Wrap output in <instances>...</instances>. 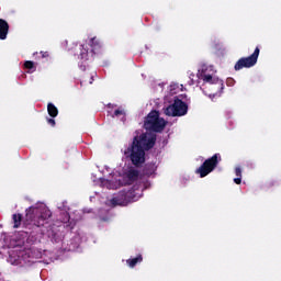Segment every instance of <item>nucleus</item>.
Here are the masks:
<instances>
[{
  "label": "nucleus",
  "mask_w": 281,
  "mask_h": 281,
  "mask_svg": "<svg viewBox=\"0 0 281 281\" xmlns=\"http://www.w3.org/2000/svg\"><path fill=\"white\" fill-rule=\"evenodd\" d=\"M235 175L237 178L243 179V169L240 167L235 168Z\"/></svg>",
  "instance_id": "obj_18"
},
{
  "label": "nucleus",
  "mask_w": 281,
  "mask_h": 281,
  "mask_svg": "<svg viewBox=\"0 0 281 281\" xmlns=\"http://www.w3.org/2000/svg\"><path fill=\"white\" fill-rule=\"evenodd\" d=\"M234 183H236L237 186H240V183H243V178H235Z\"/></svg>",
  "instance_id": "obj_23"
},
{
  "label": "nucleus",
  "mask_w": 281,
  "mask_h": 281,
  "mask_svg": "<svg viewBox=\"0 0 281 281\" xmlns=\"http://www.w3.org/2000/svg\"><path fill=\"white\" fill-rule=\"evenodd\" d=\"M8 32H10V24H8V21L0 19V41L8 38Z\"/></svg>",
  "instance_id": "obj_10"
},
{
  "label": "nucleus",
  "mask_w": 281,
  "mask_h": 281,
  "mask_svg": "<svg viewBox=\"0 0 281 281\" xmlns=\"http://www.w3.org/2000/svg\"><path fill=\"white\" fill-rule=\"evenodd\" d=\"M198 78L199 80H203V82H206L207 85H218V88L221 91L225 89V85L223 83V80L213 77L212 75H207V66L202 65L201 69L198 70Z\"/></svg>",
  "instance_id": "obj_8"
},
{
  "label": "nucleus",
  "mask_w": 281,
  "mask_h": 281,
  "mask_svg": "<svg viewBox=\"0 0 281 281\" xmlns=\"http://www.w3.org/2000/svg\"><path fill=\"white\" fill-rule=\"evenodd\" d=\"M166 124H168V122L159 116V111L153 110L145 117L144 128L151 133H162L164 128H166Z\"/></svg>",
  "instance_id": "obj_3"
},
{
  "label": "nucleus",
  "mask_w": 281,
  "mask_h": 281,
  "mask_svg": "<svg viewBox=\"0 0 281 281\" xmlns=\"http://www.w3.org/2000/svg\"><path fill=\"white\" fill-rule=\"evenodd\" d=\"M90 52L91 54H100L102 49V42H100V38H97L95 36L90 38L89 41Z\"/></svg>",
  "instance_id": "obj_9"
},
{
  "label": "nucleus",
  "mask_w": 281,
  "mask_h": 281,
  "mask_svg": "<svg viewBox=\"0 0 281 281\" xmlns=\"http://www.w3.org/2000/svg\"><path fill=\"white\" fill-rule=\"evenodd\" d=\"M164 113L168 117H183L188 115V103L175 98L173 103L164 109Z\"/></svg>",
  "instance_id": "obj_4"
},
{
  "label": "nucleus",
  "mask_w": 281,
  "mask_h": 281,
  "mask_svg": "<svg viewBox=\"0 0 281 281\" xmlns=\"http://www.w3.org/2000/svg\"><path fill=\"white\" fill-rule=\"evenodd\" d=\"M273 186H278V181L271 180L267 183V188H273Z\"/></svg>",
  "instance_id": "obj_21"
},
{
  "label": "nucleus",
  "mask_w": 281,
  "mask_h": 281,
  "mask_svg": "<svg viewBox=\"0 0 281 281\" xmlns=\"http://www.w3.org/2000/svg\"><path fill=\"white\" fill-rule=\"evenodd\" d=\"M108 106H110V108H111V104H108Z\"/></svg>",
  "instance_id": "obj_27"
},
{
  "label": "nucleus",
  "mask_w": 281,
  "mask_h": 281,
  "mask_svg": "<svg viewBox=\"0 0 281 281\" xmlns=\"http://www.w3.org/2000/svg\"><path fill=\"white\" fill-rule=\"evenodd\" d=\"M220 161L221 154H214L211 158L204 160V162L195 170V173L200 175L201 179H203L216 170Z\"/></svg>",
  "instance_id": "obj_5"
},
{
  "label": "nucleus",
  "mask_w": 281,
  "mask_h": 281,
  "mask_svg": "<svg viewBox=\"0 0 281 281\" xmlns=\"http://www.w3.org/2000/svg\"><path fill=\"white\" fill-rule=\"evenodd\" d=\"M258 56H260V47L257 46L250 56L241 57L236 61L234 66L235 71H240V69H250V67H255V65L258 63Z\"/></svg>",
  "instance_id": "obj_7"
},
{
  "label": "nucleus",
  "mask_w": 281,
  "mask_h": 281,
  "mask_svg": "<svg viewBox=\"0 0 281 281\" xmlns=\"http://www.w3.org/2000/svg\"><path fill=\"white\" fill-rule=\"evenodd\" d=\"M188 85H190V87H192V85H194V74H190V75H189Z\"/></svg>",
  "instance_id": "obj_20"
},
{
  "label": "nucleus",
  "mask_w": 281,
  "mask_h": 281,
  "mask_svg": "<svg viewBox=\"0 0 281 281\" xmlns=\"http://www.w3.org/2000/svg\"><path fill=\"white\" fill-rule=\"evenodd\" d=\"M13 228L19 229L21 223H23V215L21 213H15L12 215Z\"/></svg>",
  "instance_id": "obj_11"
},
{
  "label": "nucleus",
  "mask_w": 281,
  "mask_h": 281,
  "mask_svg": "<svg viewBox=\"0 0 281 281\" xmlns=\"http://www.w3.org/2000/svg\"><path fill=\"white\" fill-rule=\"evenodd\" d=\"M157 143V134L146 132L136 135L131 146L124 150L125 157H130L133 166H142L146 161V150L155 148Z\"/></svg>",
  "instance_id": "obj_1"
},
{
  "label": "nucleus",
  "mask_w": 281,
  "mask_h": 281,
  "mask_svg": "<svg viewBox=\"0 0 281 281\" xmlns=\"http://www.w3.org/2000/svg\"><path fill=\"white\" fill-rule=\"evenodd\" d=\"M25 69H32L34 67V61L27 60L24 63Z\"/></svg>",
  "instance_id": "obj_19"
},
{
  "label": "nucleus",
  "mask_w": 281,
  "mask_h": 281,
  "mask_svg": "<svg viewBox=\"0 0 281 281\" xmlns=\"http://www.w3.org/2000/svg\"><path fill=\"white\" fill-rule=\"evenodd\" d=\"M81 49H83V52H81V54H80L81 60H85V58H87V56H89V50L87 48H85V45H81Z\"/></svg>",
  "instance_id": "obj_16"
},
{
  "label": "nucleus",
  "mask_w": 281,
  "mask_h": 281,
  "mask_svg": "<svg viewBox=\"0 0 281 281\" xmlns=\"http://www.w3.org/2000/svg\"><path fill=\"white\" fill-rule=\"evenodd\" d=\"M127 179L130 181H137L139 179V171L137 169H130L127 171Z\"/></svg>",
  "instance_id": "obj_14"
},
{
  "label": "nucleus",
  "mask_w": 281,
  "mask_h": 281,
  "mask_svg": "<svg viewBox=\"0 0 281 281\" xmlns=\"http://www.w3.org/2000/svg\"><path fill=\"white\" fill-rule=\"evenodd\" d=\"M42 58H49V53L48 52L42 53Z\"/></svg>",
  "instance_id": "obj_25"
},
{
  "label": "nucleus",
  "mask_w": 281,
  "mask_h": 281,
  "mask_svg": "<svg viewBox=\"0 0 281 281\" xmlns=\"http://www.w3.org/2000/svg\"><path fill=\"white\" fill-rule=\"evenodd\" d=\"M138 196L135 192V188L130 190H122L117 193L116 196L112 198L111 203L112 205H128V203H133L137 201Z\"/></svg>",
  "instance_id": "obj_6"
},
{
  "label": "nucleus",
  "mask_w": 281,
  "mask_h": 281,
  "mask_svg": "<svg viewBox=\"0 0 281 281\" xmlns=\"http://www.w3.org/2000/svg\"><path fill=\"white\" fill-rule=\"evenodd\" d=\"M93 75H86L82 77L81 81H80V85L81 87L85 85H93Z\"/></svg>",
  "instance_id": "obj_15"
},
{
  "label": "nucleus",
  "mask_w": 281,
  "mask_h": 281,
  "mask_svg": "<svg viewBox=\"0 0 281 281\" xmlns=\"http://www.w3.org/2000/svg\"><path fill=\"white\" fill-rule=\"evenodd\" d=\"M26 218L27 221H31V226L35 231L34 236H43V234H45L43 227H45L47 221L52 218V211L43 209L40 212L38 209L29 207L26 210Z\"/></svg>",
  "instance_id": "obj_2"
},
{
  "label": "nucleus",
  "mask_w": 281,
  "mask_h": 281,
  "mask_svg": "<svg viewBox=\"0 0 281 281\" xmlns=\"http://www.w3.org/2000/svg\"><path fill=\"white\" fill-rule=\"evenodd\" d=\"M120 115H126V113L124 112V110L119 109V110H115V111H114L113 117H120Z\"/></svg>",
  "instance_id": "obj_17"
},
{
  "label": "nucleus",
  "mask_w": 281,
  "mask_h": 281,
  "mask_svg": "<svg viewBox=\"0 0 281 281\" xmlns=\"http://www.w3.org/2000/svg\"><path fill=\"white\" fill-rule=\"evenodd\" d=\"M64 223H69V218H70V216H69V213H64Z\"/></svg>",
  "instance_id": "obj_24"
},
{
  "label": "nucleus",
  "mask_w": 281,
  "mask_h": 281,
  "mask_svg": "<svg viewBox=\"0 0 281 281\" xmlns=\"http://www.w3.org/2000/svg\"><path fill=\"white\" fill-rule=\"evenodd\" d=\"M232 82H234V79H227V85H231Z\"/></svg>",
  "instance_id": "obj_26"
},
{
  "label": "nucleus",
  "mask_w": 281,
  "mask_h": 281,
  "mask_svg": "<svg viewBox=\"0 0 281 281\" xmlns=\"http://www.w3.org/2000/svg\"><path fill=\"white\" fill-rule=\"evenodd\" d=\"M143 260H144V257H142V255H137V257L135 258L127 259L126 265H128V267L133 269L137 267V265H139V262H142Z\"/></svg>",
  "instance_id": "obj_12"
},
{
  "label": "nucleus",
  "mask_w": 281,
  "mask_h": 281,
  "mask_svg": "<svg viewBox=\"0 0 281 281\" xmlns=\"http://www.w3.org/2000/svg\"><path fill=\"white\" fill-rule=\"evenodd\" d=\"M31 234H34V232H31Z\"/></svg>",
  "instance_id": "obj_28"
},
{
  "label": "nucleus",
  "mask_w": 281,
  "mask_h": 281,
  "mask_svg": "<svg viewBox=\"0 0 281 281\" xmlns=\"http://www.w3.org/2000/svg\"><path fill=\"white\" fill-rule=\"evenodd\" d=\"M47 124H49V126H56V120L47 119Z\"/></svg>",
  "instance_id": "obj_22"
},
{
  "label": "nucleus",
  "mask_w": 281,
  "mask_h": 281,
  "mask_svg": "<svg viewBox=\"0 0 281 281\" xmlns=\"http://www.w3.org/2000/svg\"><path fill=\"white\" fill-rule=\"evenodd\" d=\"M47 113L50 117H58V108L54 103L47 104Z\"/></svg>",
  "instance_id": "obj_13"
}]
</instances>
